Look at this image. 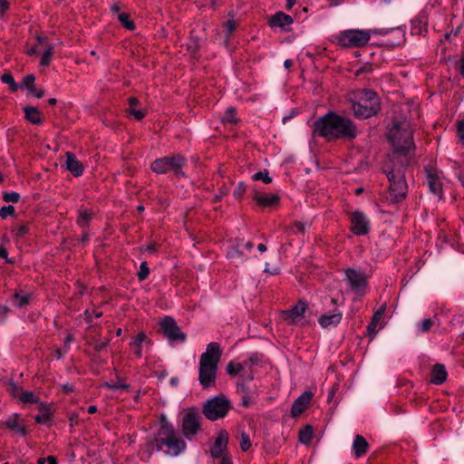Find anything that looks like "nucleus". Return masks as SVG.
I'll return each instance as SVG.
<instances>
[{"instance_id":"nucleus-1","label":"nucleus","mask_w":464,"mask_h":464,"mask_svg":"<svg viewBox=\"0 0 464 464\" xmlns=\"http://www.w3.org/2000/svg\"><path fill=\"white\" fill-rule=\"evenodd\" d=\"M313 137L328 142L344 140L352 141L358 136L356 124L350 119L330 111L318 117L311 126Z\"/></svg>"},{"instance_id":"nucleus-2","label":"nucleus","mask_w":464,"mask_h":464,"mask_svg":"<svg viewBox=\"0 0 464 464\" xmlns=\"http://www.w3.org/2000/svg\"><path fill=\"white\" fill-rule=\"evenodd\" d=\"M144 447L150 455L157 450L163 451L170 457H177L185 451L187 443L183 436L167 419V416L161 414L159 419V428L154 436L147 440Z\"/></svg>"},{"instance_id":"nucleus-3","label":"nucleus","mask_w":464,"mask_h":464,"mask_svg":"<svg viewBox=\"0 0 464 464\" xmlns=\"http://www.w3.org/2000/svg\"><path fill=\"white\" fill-rule=\"evenodd\" d=\"M388 140L393 148V158L409 163L415 151L413 130L407 122L395 121L388 132Z\"/></svg>"},{"instance_id":"nucleus-4","label":"nucleus","mask_w":464,"mask_h":464,"mask_svg":"<svg viewBox=\"0 0 464 464\" xmlns=\"http://www.w3.org/2000/svg\"><path fill=\"white\" fill-rule=\"evenodd\" d=\"M220 344L216 342L207 345L206 352L200 355L198 382L204 390H210L217 385L218 366L221 359Z\"/></svg>"},{"instance_id":"nucleus-5","label":"nucleus","mask_w":464,"mask_h":464,"mask_svg":"<svg viewBox=\"0 0 464 464\" xmlns=\"http://www.w3.org/2000/svg\"><path fill=\"white\" fill-rule=\"evenodd\" d=\"M351 108L358 119H369L378 114L381 110L380 99L376 92L361 89L350 94Z\"/></svg>"},{"instance_id":"nucleus-6","label":"nucleus","mask_w":464,"mask_h":464,"mask_svg":"<svg viewBox=\"0 0 464 464\" xmlns=\"http://www.w3.org/2000/svg\"><path fill=\"white\" fill-rule=\"evenodd\" d=\"M408 163L401 162L400 165L384 166V173L390 182V197L392 202L402 201L407 195L408 185L404 177V167Z\"/></svg>"},{"instance_id":"nucleus-7","label":"nucleus","mask_w":464,"mask_h":464,"mask_svg":"<svg viewBox=\"0 0 464 464\" xmlns=\"http://www.w3.org/2000/svg\"><path fill=\"white\" fill-rule=\"evenodd\" d=\"M187 160L180 154H172L161 157L153 160L150 164V169L160 175L173 171L176 176L185 177L182 170L186 166Z\"/></svg>"},{"instance_id":"nucleus-8","label":"nucleus","mask_w":464,"mask_h":464,"mask_svg":"<svg viewBox=\"0 0 464 464\" xmlns=\"http://www.w3.org/2000/svg\"><path fill=\"white\" fill-rule=\"evenodd\" d=\"M231 408L230 401L225 395H218L204 403L202 412L208 420L214 421L225 418Z\"/></svg>"},{"instance_id":"nucleus-9","label":"nucleus","mask_w":464,"mask_h":464,"mask_svg":"<svg viewBox=\"0 0 464 464\" xmlns=\"http://www.w3.org/2000/svg\"><path fill=\"white\" fill-rule=\"evenodd\" d=\"M369 30L350 29L338 34L336 36L338 45L342 47H362L371 39Z\"/></svg>"},{"instance_id":"nucleus-10","label":"nucleus","mask_w":464,"mask_h":464,"mask_svg":"<svg viewBox=\"0 0 464 464\" xmlns=\"http://www.w3.org/2000/svg\"><path fill=\"white\" fill-rule=\"evenodd\" d=\"M182 435L188 440H192L201 430V416L195 408H189L183 411L180 420Z\"/></svg>"},{"instance_id":"nucleus-11","label":"nucleus","mask_w":464,"mask_h":464,"mask_svg":"<svg viewBox=\"0 0 464 464\" xmlns=\"http://www.w3.org/2000/svg\"><path fill=\"white\" fill-rule=\"evenodd\" d=\"M344 276L352 292L358 296H362L365 294V289L368 286V280L362 270L347 268L344 270Z\"/></svg>"},{"instance_id":"nucleus-12","label":"nucleus","mask_w":464,"mask_h":464,"mask_svg":"<svg viewBox=\"0 0 464 464\" xmlns=\"http://www.w3.org/2000/svg\"><path fill=\"white\" fill-rule=\"evenodd\" d=\"M160 332L170 343L186 341V334L180 331L176 321L170 316H165L160 323Z\"/></svg>"},{"instance_id":"nucleus-13","label":"nucleus","mask_w":464,"mask_h":464,"mask_svg":"<svg viewBox=\"0 0 464 464\" xmlns=\"http://www.w3.org/2000/svg\"><path fill=\"white\" fill-rule=\"evenodd\" d=\"M350 230L355 236H365L371 230V223L368 217L362 211L356 210L350 214Z\"/></svg>"},{"instance_id":"nucleus-14","label":"nucleus","mask_w":464,"mask_h":464,"mask_svg":"<svg viewBox=\"0 0 464 464\" xmlns=\"http://www.w3.org/2000/svg\"><path fill=\"white\" fill-rule=\"evenodd\" d=\"M338 299L332 297L330 299L331 304L334 305V309L331 311L332 313H324L321 314L318 318V324L323 328H328L331 326H337L342 319H343V313L338 308Z\"/></svg>"},{"instance_id":"nucleus-15","label":"nucleus","mask_w":464,"mask_h":464,"mask_svg":"<svg viewBox=\"0 0 464 464\" xmlns=\"http://www.w3.org/2000/svg\"><path fill=\"white\" fill-rule=\"evenodd\" d=\"M294 23V19L291 15L285 14L282 11H278L274 14L268 19V25L271 28H280L282 31L290 32L289 26Z\"/></svg>"},{"instance_id":"nucleus-16","label":"nucleus","mask_w":464,"mask_h":464,"mask_svg":"<svg viewBox=\"0 0 464 464\" xmlns=\"http://www.w3.org/2000/svg\"><path fill=\"white\" fill-rule=\"evenodd\" d=\"M254 200L263 208H276L280 204V197L278 195L264 192H256L254 195Z\"/></svg>"},{"instance_id":"nucleus-17","label":"nucleus","mask_w":464,"mask_h":464,"mask_svg":"<svg viewBox=\"0 0 464 464\" xmlns=\"http://www.w3.org/2000/svg\"><path fill=\"white\" fill-rule=\"evenodd\" d=\"M263 360V355L258 353H254L249 355V357L242 362H240L243 369H244V376L248 381H252L254 379V368L261 363Z\"/></svg>"},{"instance_id":"nucleus-18","label":"nucleus","mask_w":464,"mask_h":464,"mask_svg":"<svg viewBox=\"0 0 464 464\" xmlns=\"http://www.w3.org/2000/svg\"><path fill=\"white\" fill-rule=\"evenodd\" d=\"M228 442V434L226 430H221L215 440L213 446L210 449V454L214 459H219L223 456L224 451L227 450Z\"/></svg>"},{"instance_id":"nucleus-19","label":"nucleus","mask_w":464,"mask_h":464,"mask_svg":"<svg viewBox=\"0 0 464 464\" xmlns=\"http://www.w3.org/2000/svg\"><path fill=\"white\" fill-rule=\"evenodd\" d=\"M65 166L66 169L71 172L74 177H80L84 172L83 164L77 159L73 152L67 151L65 154Z\"/></svg>"},{"instance_id":"nucleus-20","label":"nucleus","mask_w":464,"mask_h":464,"mask_svg":"<svg viewBox=\"0 0 464 464\" xmlns=\"http://www.w3.org/2000/svg\"><path fill=\"white\" fill-rule=\"evenodd\" d=\"M313 393L311 392H303L293 403L291 408V414L293 417L301 415L308 407Z\"/></svg>"},{"instance_id":"nucleus-21","label":"nucleus","mask_w":464,"mask_h":464,"mask_svg":"<svg viewBox=\"0 0 464 464\" xmlns=\"http://www.w3.org/2000/svg\"><path fill=\"white\" fill-rule=\"evenodd\" d=\"M307 307V303L305 301L301 300L290 309L284 311L283 315L285 320H287L290 324H293L295 323L296 318L302 317L304 315Z\"/></svg>"},{"instance_id":"nucleus-22","label":"nucleus","mask_w":464,"mask_h":464,"mask_svg":"<svg viewBox=\"0 0 464 464\" xmlns=\"http://www.w3.org/2000/svg\"><path fill=\"white\" fill-rule=\"evenodd\" d=\"M426 171V182L431 193L434 195H440L442 192V184L440 177L436 173V170L432 169H425Z\"/></svg>"},{"instance_id":"nucleus-23","label":"nucleus","mask_w":464,"mask_h":464,"mask_svg":"<svg viewBox=\"0 0 464 464\" xmlns=\"http://www.w3.org/2000/svg\"><path fill=\"white\" fill-rule=\"evenodd\" d=\"M5 426L12 430L16 431L22 436H24L27 433V430L24 424V421L20 420L19 414L9 416L5 421Z\"/></svg>"},{"instance_id":"nucleus-24","label":"nucleus","mask_w":464,"mask_h":464,"mask_svg":"<svg viewBox=\"0 0 464 464\" xmlns=\"http://www.w3.org/2000/svg\"><path fill=\"white\" fill-rule=\"evenodd\" d=\"M448 376V372L444 364L436 363L430 372V382L435 385L442 384Z\"/></svg>"},{"instance_id":"nucleus-25","label":"nucleus","mask_w":464,"mask_h":464,"mask_svg":"<svg viewBox=\"0 0 464 464\" xmlns=\"http://www.w3.org/2000/svg\"><path fill=\"white\" fill-rule=\"evenodd\" d=\"M352 450L356 458H361L367 453L369 443L363 436L356 435L353 442Z\"/></svg>"},{"instance_id":"nucleus-26","label":"nucleus","mask_w":464,"mask_h":464,"mask_svg":"<svg viewBox=\"0 0 464 464\" xmlns=\"http://www.w3.org/2000/svg\"><path fill=\"white\" fill-rule=\"evenodd\" d=\"M144 343H150V340L148 338L144 332H140L137 336L130 343V345L134 348V354L138 358L142 357V344Z\"/></svg>"},{"instance_id":"nucleus-27","label":"nucleus","mask_w":464,"mask_h":464,"mask_svg":"<svg viewBox=\"0 0 464 464\" xmlns=\"http://www.w3.org/2000/svg\"><path fill=\"white\" fill-rule=\"evenodd\" d=\"M24 118L32 124L39 125L43 123L40 111L34 106H26L24 108Z\"/></svg>"},{"instance_id":"nucleus-28","label":"nucleus","mask_w":464,"mask_h":464,"mask_svg":"<svg viewBox=\"0 0 464 464\" xmlns=\"http://www.w3.org/2000/svg\"><path fill=\"white\" fill-rule=\"evenodd\" d=\"M93 213L85 208H80L78 209V217L76 219L77 225L82 228H86L91 220L92 219Z\"/></svg>"},{"instance_id":"nucleus-29","label":"nucleus","mask_w":464,"mask_h":464,"mask_svg":"<svg viewBox=\"0 0 464 464\" xmlns=\"http://www.w3.org/2000/svg\"><path fill=\"white\" fill-rule=\"evenodd\" d=\"M13 304L15 307L22 308L29 304L31 295L23 291L15 292L13 295Z\"/></svg>"},{"instance_id":"nucleus-30","label":"nucleus","mask_w":464,"mask_h":464,"mask_svg":"<svg viewBox=\"0 0 464 464\" xmlns=\"http://www.w3.org/2000/svg\"><path fill=\"white\" fill-rule=\"evenodd\" d=\"M427 28V21L425 16L418 15L413 20H411V34H420Z\"/></svg>"},{"instance_id":"nucleus-31","label":"nucleus","mask_w":464,"mask_h":464,"mask_svg":"<svg viewBox=\"0 0 464 464\" xmlns=\"http://www.w3.org/2000/svg\"><path fill=\"white\" fill-rule=\"evenodd\" d=\"M54 53V45L53 44H47L45 46V50L41 57L40 60V65L43 67H47L50 65L52 57Z\"/></svg>"},{"instance_id":"nucleus-32","label":"nucleus","mask_w":464,"mask_h":464,"mask_svg":"<svg viewBox=\"0 0 464 464\" xmlns=\"http://www.w3.org/2000/svg\"><path fill=\"white\" fill-rule=\"evenodd\" d=\"M238 119L237 117V111L234 107H228L222 117V122L225 124H236Z\"/></svg>"},{"instance_id":"nucleus-33","label":"nucleus","mask_w":464,"mask_h":464,"mask_svg":"<svg viewBox=\"0 0 464 464\" xmlns=\"http://www.w3.org/2000/svg\"><path fill=\"white\" fill-rule=\"evenodd\" d=\"M383 312L384 310L383 309H381V310H378L377 312L374 313L372 318V321L371 323L368 324L367 326V332L369 334H376V327H377V324L379 323V321L381 320L382 314H383Z\"/></svg>"},{"instance_id":"nucleus-34","label":"nucleus","mask_w":464,"mask_h":464,"mask_svg":"<svg viewBox=\"0 0 464 464\" xmlns=\"http://www.w3.org/2000/svg\"><path fill=\"white\" fill-rule=\"evenodd\" d=\"M19 401L24 404H35L39 402V397L35 395L33 392L23 391L20 394Z\"/></svg>"},{"instance_id":"nucleus-35","label":"nucleus","mask_w":464,"mask_h":464,"mask_svg":"<svg viewBox=\"0 0 464 464\" xmlns=\"http://www.w3.org/2000/svg\"><path fill=\"white\" fill-rule=\"evenodd\" d=\"M104 388L110 389V390H126L129 391L130 386L123 382L122 379L117 378L116 382H104L102 385Z\"/></svg>"},{"instance_id":"nucleus-36","label":"nucleus","mask_w":464,"mask_h":464,"mask_svg":"<svg viewBox=\"0 0 464 464\" xmlns=\"http://www.w3.org/2000/svg\"><path fill=\"white\" fill-rule=\"evenodd\" d=\"M313 437V429L311 426H305L299 431V440L304 444H309Z\"/></svg>"},{"instance_id":"nucleus-37","label":"nucleus","mask_w":464,"mask_h":464,"mask_svg":"<svg viewBox=\"0 0 464 464\" xmlns=\"http://www.w3.org/2000/svg\"><path fill=\"white\" fill-rule=\"evenodd\" d=\"M227 372L231 376H236L240 372L244 373V369L240 362L231 361L227 366Z\"/></svg>"},{"instance_id":"nucleus-38","label":"nucleus","mask_w":464,"mask_h":464,"mask_svg":"<svg viewBox=\"0 0 464 464\" xmlns=\"http://www.w3.org/2000/svg\"><path fill=\"white\" fill-rule=\"evenodd\" d=\"M150 275V267L146 261L141 262L140 266V270L137 273V278L140 282H142L148 278Z\"/></svg>"},{"instance_id":"nucleus-39","label":"nucleus","mask_w":464,"mask_h":464,"mask_svg":"<svg viewBox=\"0 0 464 464\" xmlns=\"http://www.w3.org/2000/svg\"><path fill=\"white\" fill-rule=\"evenodd\" d=\"M252 179L254 180H262L265 184H269L272 182V178L269 176V171L267 169L255 173L252 176Z\"/></svg>"},{"instance_id":"nucleus-40","label":"nucleus","mask_w":464,"mask_h":464,"mask_svg":"<svg viewBox=\"0 0 464 464\" xmlns=\"http://www.w3.org/2000/svg\"><path fill=\"white\" fill-rule=\"evenodd\" d=\"M118 19L124 25V27L127 28L128 30L132 31L135 29V24H134V22L130 20L128 14H126V13L119 14Z\"/></svg>"},{"instance_id":"nucleus-41","label":"nucleus","mask_w":464,"mask_h":464,"mask_svg":"<svg viewBox=\"0 0 464 464\" xmlns=\"http://www.w3.org/2000/svg\"><path fill=\"white\" fill-rule=\"evenodd\" d=\"M1 81L4 82V83H6L9 85L10 87V90L12 92H16L18 90V85L17 83L15 82L13 75L11 73H5L1 76Z\"/></svg>"},{"instance_id":"nucleus-42","label":"nucleus","mask_w":464,"mask_h":464,"mask_svg":"<svg viewBox=\"0 0 464 464\" xmlns=\"http://www.w3.org/2000/svg\"><path fill=\"white\" fill-rule=\"evenodd\" d=\"M434 324L435 323L431 318L424 319L418 324L419 332H420V333L430 332L431 327L434 325Z\"/></svg>"},{"instance_id":"nucleus-43","label":"nucleus","mask_w":464,"mask_h":464,"mask_svg":"<svg viewBox=\"0 0 464 464\" xmlns=\"http://www.w3.org/2000/svg\"><path fill=\"white\" fill-rule=\"evenodd\" d=\"M246 186L244 182H239L233 191V196L237 200H241L246 193Z\"/></svg>"},{"instance_id":"nucleus-44","label":"nucleus","mask_w":464,"mask_h":464,"mask_svg":"<svg viewBox=\"0 0 464 464\" xmlns=\"http://www.w3.org/2000/svg\"><path fill=\"white\" fill-rule=\"evenodd\" d=\"M250 447H251V440H250L249 436L245 432L241 433V435H240V449L242 450V451L246 452L250 449Z\"/></svg>"},{"instance_id":"nucleus-45","label":"nucleus","mask_w":464,"mask_h":464,"mask_svg":"<svg viewBox=\"0 0 464 464\" xmlns=\"http://www.w3.org/2000/svg\"><path fill=\"white\" fill-rule=\"evenodd\" d=\"M126 112L133 116L137 121H141L147 114L146 111L137 110L135 108H128L126 109Z\"/></svg>"},{"instance_id":"nucleus-46","label":"nucleus","mask_w":464,"mask_h":464,"mask_svg":"<svg viewBox=\"0 0 464 464\" xmlns=\"http://www.w3.org/2000/svg\"><path fill=\"white\" fill-rule=\"evenodd\" d=\"M19 199L20 195L15 191L5 192L3 194V200L5 202L17 203Z\"/></svg>"},{"instance_id":"nucleus-47","label":"nucleus","mask_w":464,"mask_h":464,"mask_svg":"<svg viewBox=\"0 0 464 464\" xmlns=\"http://www.w3.org/2000/svg\"><path fill=\"white\" fill-rule=\"evenodd\" d=\"M14 213H15V210L12 205L4 206L0 208V217L3 219L7 218L9 216H14Z\"/></svg>"},{"instance_id":"nucleus-48","label":"nucleus","mask_w":464,"mask_h":464,"mask_svg":"<svg viewBox=\"0 0 464 464\" xmlns=\"http://www.w3.org/2000/svg\"><path fill=\"white\" fill-rule=\"evenodd\" d=\"M34 82H35V77L33 74H28L24 78V85L30 92H34V88H35Z\"/></svg>"},{"instance_id":"nucleus-49","label":"nucleus","mask_w":464,"mask_h":464,"mask_svg":"<svg viewBox=\"0 0 464 464\" xmlns=\"http://www.w3.org/2000/svg\"><path fill=\"white\" fill-rule=\"evenodd\" d=\"M8 392L13 397H18L20 399V394L23 390L14 382H11L8 385Z\"/></svg>"},{"instance_id":"nucleus-50","label":"nucleus","mask_w":464,"mask_h":464,"mask_svg":"<svg viewBox=\"0 0 464 464\" xmlns=\"http://www.w3.org/2000/svg\"><path fill=\"white\" fill-rule=\"evenodd\" d=\"M457 133L459 140L464 144V120L457 122Z\"/></svg>"},{"instance_id":"nucleus-51","label":"nucleus","mask_w":464,"mask_h":464,"mask_svg":"<svg viewBox=\"0 0 464 464\" xmlns=\"http://www.w3.org/2000/svg\"><path fill=\"white\" fill-rule=\"evenodd\" d=\"M85 315H86L87 321L88 322H92L93 318H100V317H102V313L100 312V311H95V310H92V311L86 310L85 311Z\"/></svg>"},{"instance_id":"nucleus-52","label":"nucleus","mask_w":464,"mask_h":464,"mask_svg":"<svg viewBox=\"0 0 464 464\" xmlns=\"http://www.w3.org/2000/svg\"><path fill=\"white\" fill-rule=\"evenodd\" d=\"M229 188L227 186H223L218 189V193L215 196V202H218L224 196L228 195Z\"/></svg>"},{"instance_id":"nucleus-53","label":"nucleus","mask_w":464,"mask_h":464,"mask_svg":"<svg viewBox=\"0 0 464 464\" xmlns=\"http://www.w3.org/2000/svg\"><path fill=\"white\" fill-rule=\"evenodd\" d=\"M29 233V227L25 224L19 225L16 227V237H22Z\"/></svg>"},{"instance_id":"nucleus-54","label":"nucleus","mask_w":464,"mask_h":464,"mask_svg":"<svg viewBox=\"0 0 464 464\" xmlns=\"http://www.w3.org/2000/svg\"><path fill=\"white\" fill-rule=\"evenodd\" d=\"M225 29L227 32V37H229L232 32L236 29V22L234 20H228L225 24Z\"/></svg>"},{"instance_id":"nucleus-55","label":"nucleus","mask_w":464,"mask_h":464,"mask_svg":"<svg viewBox=\"0 0 464 464\" xmlns=\"http://www.w3.org/2000/svg\"><path fill=\"white\" fill-rule=\"evenodd\" d=\"M34 420L36 423H46L50 420L49 413H43L34 416Z\"/></svg>"},{"instance_id":"nucleus-56","label":"nucleus","mask_w":464,"mask_h":464,"mask_svg":"<svg viewBox=\"0 0 464 464\" xmlns=\"http://www.w3.org/2000/svg\"><path fill=\"white\" fill-rule=\"evenodd\" d=\"M38 464H57V460L53 456H48L47 458H40L37 461Z\"/></svg>"},{"instance_id":"nucleus-57","label":"nucleus","mask_w":464,"mask_h":464,"mask_svg":"<svg viewBox=\"0 0 464 464\" xmlns=\"http://www.w3.org/2000/svg\"><path fill=\"white\" fill-rule=\"evenodd\" d=\"M241 379H242L241 382H237V392H242V394H244L245 392H248V390H247L246 386L245 385V382L247 380L246 379V376H244V375L241 376Z\"/></svg>"},{"instance_id":"nucleus-58","label":"nucleus","mask_w":464,"mask_h":464,"mask_svg":"<svg viewBox=\"0 0 464 464\" xmlns=\"http://www.w3.org/2000/svg\"><path fill=\"white\" fill-rule=\"evenodd\" d=\"M0 258H5L8 264L14 263V260L8 258V252L5 246H0Z\"/></svg>"},{"instance_id":"nucleus-59","label":"nucleus","mask_w":464,"mask_h":464,"mask_svg":"<svg viewBox=\"0 0 464 464\" xmlns=\"http://www.w3.org/2000/svg\"><path fill=\"white\" fill-rule=\"evenodd\" d=\"M68 351L69 348H58L54 352V356L56 357V359L60 360L68 353Z\"/></svg>"},{"instance_id":"nucleus-60","label":"nucleus","mask_w":464,"mask_h":464,"mask_svg":"<svg viewBox=\"0 0 464 464\" xmlns=\"http://www.w3.org/2000/svg\"><path fill=\"white\" fill-rule=\"evenodd\" d=\"M109 344V340H106L104 342H98L94 344V350L96 352H102V350H104L107 345Z\"/></svg>"},{"instance_id":"nucleus-61","label":"nucleus","mask_w":464,"mask_h":464,"mask_svg":"<svg viewBox=\"0 0 464 464\" xmlns=\"http://www.w3.org/2000/svg\"><path fill=\"white\" fill-rule=\"evenodd\" d=\"M240 404L243 407H248L250 405V397L248 395V392H245L244 394H242Z\"/></svg>"},{"instance_id":"nucleus-62","label":"nucleus","mask_w":464,"mask_h":464,"mask_svg":"<svg viewBox=\"0 0 464 464\" xmlns=\"http://www.w3.org/2000/svg\"><path fill=\"white\" fill-rule=\"evenodd\" d=\"M8 7L9 4L6 0H0V14H4Z\"/></svg>"},{"instance_id":"nucleus-63","label":"nucleus","mask_w":464,"mask_h":464,"mask_svg":"<svg viewBox=\"0 0 464 464\" xmlns=\"http://www.w3.org/2000/svg\"><path fill=\"white\" fill-rule=\"evenodd\" d=\"M63 391L66 393L72 392L74 391V387L71 383H65L63 385Z\"/></svg>"},{"instance_id":"nucleus-64","label":"nucleus","mask_w":464,"mask_h":464,"mask_svg":"<svg viewBox=\"0 0 464 464\" xmlns=\"http://www.w3.org/2000/svg\"><path fill=\"white\" fill-rule=\"evenodd\" d=\"M140 103V101L136 97L129 98V108H134L136 105Z\"/></svg>"}]
</instances>
